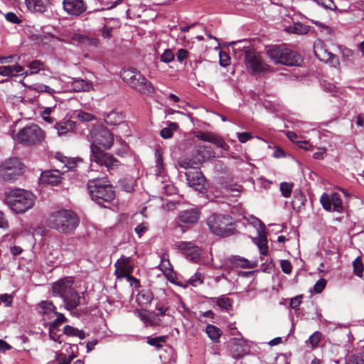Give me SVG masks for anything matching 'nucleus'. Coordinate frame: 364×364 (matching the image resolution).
I'll list each match as a JSON object with an SVG mask.
<instances>
[{
	"label": "nucleus",
	"instance_id": "obj_5",
	"mask_svg": "<svg viewBox=\"0 0 364 364\" xmlns=\"http://www.w3.org/2000/svg\"><path fill=\"white\" fill-rule=\"evenodd\" d=\"M121 77L132 88L145 95H151L155 92L152 83L135 68L123 69Z\"/></svg>",
	"mask_w": 364,
	"mask_h": 364
},
{
	"label": "nucleus",
	"instance_id": "obj_57",
	"mask_svg": "<svg viewBox=\"0 0 364 364\" xmlns=\"http://www.w3.org/2000/svg\"><path fill=\"white\" fill-rule=\"evenodd\" d=\"M245 43V41H233L230 44L233 46V50L235 51L236 50H244L245 51L249 48H252L251 46H242V43Z\"/></svg>",
	"mask_w": 364,
	"mask_h": 364
},
{
	"label": "nucleus",
	"instance_id": "obj_41",
	"mask_svg": "<svg viewBox=\"0 0 364 364\" xmlns=\"http://www.w3.org/2000/svg\"><path fill=\"white\" fill-rule=\"evenodd\" d=\"M75 118H77V119H79L80 121H81L82 122H90L95 119L94 115H92L90 113L85 112L82 110H79L76 112Z\"/></svg>",
	"mask_w": 364,
	"mask_h": 364
},
{
	"label": "nucleus",
	"instance_id": "obj_51",
	"mask_svg": "<svg viewBox=\"0 0 364 364\" xmlns=\"http://www.w3.org/2000/svg\"><path fill=\"white\" fill-rule=\"evenodd\" d=\"M220 57V64L223 67H226L230 64V56L228 54L224 51H220L219 54Z\"/></svg>",
	"mask_w": 364,
	"mask_h": 364
},
{
	"label": "nucleus",
	"instance_id": "obj_17",
	"mask_svg": "<svg viewBox=\"0 0 364 364\" xmlns=\"http://www.w3.org/2000/svg\"><path fill=\"white\" fill-rule=\"evenodd\" d=\"M64 10L70 15L80 16L83 14L87 6L83 0H63V1Z\"/></svg>",
	"mask_w": 364,
	"mask_h": 364
},
{
	"label": "nucleus",
	"instance_id": "obj_61",
	"mask_svg": "<svg viewBox=\"0 0 364 364\" xmlns=\"http://www.w3.org/2000/svg\"><path fill=\"white\" fill-rule=\"evenodd\" d=\"M50 333L49 336L50 339H52L55 342H58L59 343H61L60 341V336L58 335L54 331L55 328H51L50 326H49Z\"/></svg>",
	"mask_w": 364,
	"mask_h": 364
},
{
	"label": "nucleus",
	"instance_id": "obj_55",
	"mask_svg": "<svg viewBox=\"0 0 364 364\" xmlns=\"http://www.w3.org/2000/svg\"><path fill=\"white\" fill-rule=\"evenodd\" d=\"M6 19L12 23H16L18 24L21 23V20L18 18V17L16 16V14L13 12H9L5 15Z\"/></svg>",
	"mask_w": 364,
	"mask_h": 364
},
{
	"label": "nucleus",
	"instance_id": "obj_28",
	"mask_svg": "<svg viewBox=\"0 0 364 364\" xmlns=\"http://www.w3.org/2000/svg\"><path fill=\"white\" fill-rule=\"evenodd\" d=\"M40 312L51 318L52 316L56 314L55 306L50 301H44L39 304Z\"/></svg>",
	"mask_w": 364,
	"mask_h": 364
},
{
	"label": "nucleus",
	"instance_id": "obj_45",
	"mask_svg": "<svg viewBox=\"0 0 364 364\" xmlns=\"http://www.w3.org/2000/svg\"><path fill=\"white\" fill-rule=\"evenodd\" d=\"M161 61L165 63H171L174 59V54L171 49H166L160 57Z\"/></svg>",
	"mask_w": 364,
	"mask_h": 364
},
{
	"label": "nucleus",
	"instance_id": "obj_12",
	"mask_svg": "<svg viewBox=\"0 0 364 364\" xmlns=\"http://www.w3.org/2000/svg\"><path fill=\"white\" fill-rule=\"evenodd\" d=\"M186 177L190 187L197 191L201 192L205 188V178L202 172L196 167L189 166L188 163Z\"/></svg>",
	"mask_w": 364,
	"mask_h": 364
},
{
	"label": "nucleus",
	"instance_id": "obj_1",
	"mask_svg": "<svg viewBox=\"0 0 364 364\" xmlns=\"http://www.w3.org/2000/svg\"><path fill=\"white\" fill-rule=\"evenodd\" d=\"M90 135L91 167L94 166L93 163L100 166H105L109 171L117 167L119 161L101 149H109L112 147L114 141L112 134L105 127H98L93 129Z\"/></svg>",
	"mask_w": 364,
	"mask_h": 364
},
{
	"label": "nucleus",
	"instance_id": "obj_18",
	"mask_svg": "<svg viewBox=\"0 0 364 364\" xmlns=\"http://www.w3.org/2000/svg\"><path fill=\"white\" fill-rule=\"evenodd\" d=\"M200 215V209L198 208H193L181 211L178 214V220L180 223L192 225L198 222Z\"/></svg>",
	"mask_w": 364,
	"mask_h": 364
},
{
	"label": "nucleus",
	"instance_id": "obj_46",
	"mask_svg": "<svg viewBox=\"0 0 364 364\" xmlns=\"http://www.w3.org/2000/svg\"><path fill=\"white\" fill-rule=\"evenodd\" d=\"M292 184L286 182H282L280 183V191L284 198H288L290 196L292 191Z\"/></svg>",
	"mask_w": 364,
	"mask_h": 364
},
{
	"label": "nucleus",
	"instance_id": "obj_9",
	"mask_svg": "<svg viewBox=\"0 0 364 364\" xmlns=\"http://www.w3.org/2000/svg\"><path fill=\"white\" fill-rule=\"evenodd\" d=\"M24 164L18 157H10L0 164V179L14 182L23 173Z\"/></svg>",
	"mask_w": 364,
	"mask_h": 364
},
{
	"label": "nucleus",
	"instance_id": "obj_20",
	"mask_svg": "<svg viewBox=\"0 0 364 364\" xmlns=\"http://www.w3.org/2000/svg\"><path fill=\"white\" fill-rule=\"evenodd\" d=\"M196 161H193V164L198 166L203 161L215 158V152L210 146H198L196 149Z\"/></svg>",
	"mask_w": 364,
	"mask_h": 364
},
{
	"label": "nucleus",
	"instance_id": "obj_50",
	"mask_svg": "<svg viewBox=\"0 0 364 364\" xmlns=\"http://www.w3.org/2000/svg\"><path fill=\"white\" fill-rule=\"evenodd\" d=\"M149 229V224L147 223H141L136 225L134 229L136 234L141 237L142 235Z\"/></svg>",
	"mask_w": 364,
	"mask_h": 364
},
{
	"label": "nucleus",
	"instance_id": "obj_14",
	"mask_svg": "<svg viewBox=\"0 0 364 364\" xmlns=\"http://www.w3.org/2000/svg\"><path fill=\"white\" fill-rule=\"evenodd\" d=\"M177 250L181 252L187 259L197 263L199 262L201 250L191 242H178L175 244Z\"/></svg>",
	"mask_w": 364,
	"mask_h": 364
},
{
	"label": "nucleus",
	"instance_id": "obj_2",
	"mask_svg": "<svg viewBox=\"0 0 364 364\" xmlns=\"http://www.w3.org/2000/svg\"><path fill=\"white\" fill-rule=\"evenodd\" d=\"M73 282L71 278H64L53 283L52 287L53 296L60 297L65 308L68 311L75 309L80 305L82 300L73 287Z\"/></svg>",
	"mask_w": 364,
	"mask_h": 364
},
{
	"label": "nucleus",
	"instance_id": "obj_48",
	"mask_svg": "<svg viewBox=\"0 0 364 364\" xmlns=\"http://www.w3.org/2000/svg\"><path fill=\"white\" fill-rule=\"evenodd\" d=\"M210 143L214 144L218 147H220L223 149L226 150L228 149V145L226 144V143L224 141V140L222 138H220L218 136L213 134Z\"/></svg>",
	"mask_w": 364,
	"mask_h": 364
},
{
	"label": "nucleus",
	"instance_id": "obj_56",
	"mask_svg": "<svg viewBox=\"0 0 364 364\" xmlns=\"http://www.w3.org/2000/svg\"><path fill=\"white\" fill-rule=\"evenodd\" d=\"M281 267L285 274H290L291 272L292 266L289 261L288 260H282L281 261Z\"/></svg>",
	"mask_w": 364,
	"mask_h": 364
},
{
	"label": "nucleus",
	"instance_id": "obj_32",
	"mask_svg": "<svg viewBox=\"0 0 364 364\" xmlns=\"http://www.w3.org/2000/svg\"><path fill=\"white\" fill-rule=\"evenodd\" d=\"M68 42L75 46L86 45L90 42V39L85 35L73 33Z\"/></svg>",
	"mask_w": 364,
	"mask_h": 364
},
{
	"label": "nucleus",
	"instance_id": "obj_10",
	"mask_svg": "<svg viewBox=\"0 0 364 364\" xmlns=\"http://www.w3.org/2000/svg\"><path fill=\"white\" fill-rule=\"evenodd\" d=\"M207 224L210 231L216 235L227 237L234 233L235 225L230 216L212 215L208 218Z\"/></svg>",
	"mask_w": 364,
	"mask_h": 364
},
{
	"label": "nucleus",
	"instance_id": "obj_25",
	"mask_svg": "<svg viewBox=\"0 0 364 364\" xmlns=\"http://www.w3.org/2000/svg\"><path fill=\"white\" fill-rule=\"evenodd\" d=\"M105 121L108 125H120L124 122V116L122 112L112 111L104 115Z\"/></svg>",
	"mask_w": 364,
	"mask_h": 364
},
{
	"label": "nucleus",
	"instance_id": "obj_58",
	"mask_svg": "<svg viewBox=\"0 0 364 364\" xmlns=\"http://www.w3.org/2000/svg\"><path fill=\"white\" fill-rule=\"evenodd\" d=\"M213 134H210V133H204V132H198L197 134H196V137L201 140V141H208V142H210L211 140H212V137H213Z\"/></svg>",
	"mask_w": 364,
	"mask_h": 364
},
{
	"label": "nucleus",
	"instance_id": "obj_11",
	"mask_svg": "<svg viewBox=\"0 0 364 364\" xmlns=\"http://www.w3.org/2000/svg\"><path fill=\"white\" fill-rule=\"evenodd\" d=\"M245 64L252 74H258L267 70L268 66L264 63L260 55L253 48H249L245 50Z\"/></svg>",
	"mask_w": 364,
	"mask_h": 364
},
{
	"label": "nucleus",
	"instance_id": "obj_15",
	"mask_svg": "<svg viewBox=\"0 0 364 364\" xmlns=\"http://www.w3.org/2000/svg\"><path fill=\"white\" fill-rule=\"evenodd\" d=\"M323 208L327 211L341 213L343 210L342 200L338 193L331 194L323 193L320 198Z\"/></svg>",
	"mask_w": 364,
	"mask_h": 364
},
{
	"label": "nucleus",
	"instance_id": "obj_36",
	"mask_svg": "<svg viewBox=\"0 0 364 364\" xmlns=\"http://www.w3.org/2000/svg\"><path fill=\"white\" fill-rule=\"evenodd\" d=\"M217 305L226 311L230 310L232 307L231 300L225 295L217 299Z\"/></svg>",
	"mask_w": 364,
	"mask_h": 364
},
{
	"label": "nucleus",
	"instance_id": "obj_27",
	"mask_svg": "<svg viewBox=\"0 0 364 364\" xmlns=\"http://www.w3.org/2000/svg\"><path fill=\"white\" fill-rule=\"evenodd\" d=\"M205 333L213 343H219L222 336L221 330L215 326L208 324L206 326Z\"/></svg>",
	"mask_w": 364,
	"mask_h": 364
},
{
	"label": "nucleus",
	"instance_id": "obj_39",
	"mask_svg": "<svg viewBox=\"0 0 364 364\" xmlns=\"http://www.w3.org/2000/svg\"><path fill=\"white\" fill-rule=\"evenodd\" d=\"M156 156V175L159 176L161 175L164 170V165L162 160V156L161 153L159 151H156L155 153Z\"/></svg>",
	"mask_w": 364,
	"mask_h": 364
},
{
	"label": "nucleus",
	"instance_id": "obj_31",
	"mask_svg": "<svg viewBox=\"0 0 364 364\" xmlns=\"http://www.w3.org/2000/svg\"><path fill=\"white\" fill-rule=\"evenodd\" d=\"M23 71V68L19 65L0 66V75L3 76H10L14 73H18Z\"/></svg>",
	"mask_w": 364,
	"mask_h": 364
},
{
	"label": "nucleus",
	"instance_id": "obj_7",
	"mask_svg": "<svg viewBox=\"0 0 364 364\" xmlns=\"http://www.w3.org/2000/svg\"><path fill=\"white\" fill-rule=\"evenodd\" d=\"M13 139L23 146H31L42 142L45 138L44 132L37 124H32L11 134Z\"/></svg>",
	"mask_w": 364,
	"mask_h": 364
},
{
	"label": "nucleus",
	"instance_id": "obj_30",
	"mask_svg": "<svg viewBox=\"0 0 364 364\" xmlns=\"http://www.w3.org/2000/svg\"><path fill=\"white\" fill-rule=\"evenodd\" d=\"M72 87L76 92L89 91L92 85V84L83 79H75L72 82Z\"/></svg>",
	"mask_w": 364,
	"mask_h": 364
},
{
	"label": "nucleus",
	"instance_id": "obj_49",
	"mask_svg": "<svg viewBox=\"0 0 364 364\" xmlns=\"http://www.w3.org/2000/svg\"><path fill=\"white\" fill-rule=\"evenodd\" d=\"M54 315L57 316V318L50 324L51 328H56L59 324L65 322L66 321V318L61 313L55 314Z\"/></svg>",
	"mask_w": 364,
	"mask_h": 364
},
{
	"label": "nucleus",
	"instance_id": "obj_35",
	"mask_svg": "<svg viewBox=\"0 0 364 364\" xmlns=\"http://www.w3.org/2000/svg\"><path fill=\"white\" fill-rule=\"evenodd\" d=\"M166 341V336H158V337H151L148 336L146 338V342L149 345L156 347L157 349H160L162 347L161 343H164Z\"/></svg>",
	"mask_w": 364,
	"mask_h": 364
},
{
	"label": "nucleus",
	"instance_id": "obj_6",
	"mask_svg": "<svg viewBox=\"0 0 364 364\" xmlns=\"http://www.w3.org/2000/svg\"><path fill=\"white\" fill-rule=\"evenodd\" d=\"M87 189L92 199L99 204L101 200L109 202L115 198V192L106 178L89 180Z\"/></svg>",
	"mask_w": 364,
	"mask_h": 364
},
{
	"label": "nucleus",
	"instance_id": "obj_33",
	"mask_svg": "<svg viewBox=\"0 0 364 364\" xmlns=\"http://www.w3.org/2000/svg\"><path fill=\"white\" fill-rule=\"evenodd\" d=\"M63 333L69 336L78 337L80 339H84L85 338V334L82 331L69 325L64 327Z\"/></svg>",
	"mask_w": 364,
	"mask_h": 364
},
{
	"label": "nucleus",
	"instance_id": "obj_34",
	"mask_svg": "<svg viewBox=\"0 0 364 364\" xmlns=\"http://www.w3.org/2000/svg\"><path fill=\"white\" fill-rule=\"evenodd\" d=\"M178 125L175 122H170L167 127H164L161 130L160 135L164 139H169L173 135V132L176 131Z\"/></svg>",
	"mask_w": 364,
	"mask_h": 364
},
{
	"label": "nucleus",
	"instance_id": "obj_8",
	"mask_svg": "<svg viewBox=\"0 0 364 364\" xmlns=\"http://www.w3.org/2000/svg\"><path fill=\"white\" fill-rule=\"evenodd\" d=\"M267 55L275 63L288 66H297L301 62V55L298 53L280 46L269 48Z\"/></svg>",
	"mask_w": 364,
	"mask_h": 364
},
{
	"label": "nucleus",
	"instance_id": "obj_53",
	"mask_svg": "<svg viewBox=\"0 0 364 364\" xmlns=\"http://www.w3.org/2000/svg\"><path fill=\"white\" fill-rule=\"evenodd\" d=\"M237 135L239 141L242 144L247 142L253 137L252 134L248 132L237 133Z\"/></svg>",
	"mask_w": 364,
	"mask_h": 364
},
{
	"label": "nucleus",
	"instance_id": "obj_59",
	"mask_svg": "<svg viewBox=\"0 0 364 364\" xmlns=\"http://www.w3.org/2000/svg\"><path fill=\"white\" fill-rule=\"evenodd\" d=\"M188 56V51L185 49H179L176 53L177 60L182 63Z\"/></svg>",
	"mask_w": 364,
	"mask_h": 364
},
{
	"label": "nucleus",
	"instance_id": "obj_40",
	"mask_svg": "<svg viewBox=\"0 0 364 364\" xmlns=\"http://www.w3.org/2000/svg\"><path fill=\"white\" fill-rule=\"evenodd\" d=\"M152 294L151 292L146 291H141L140 293L138 294V295L136 296V300L139 302V303H142V304H148V303H150L152 300Z\"/></svg>",
	"mask_w": 364,
	"mask_h": 364
},
{
	"label": "nucleus",
	"instance_id": "obj_4",
	"mask_svg": "<svg viewBox=\"0 0 364 364\" xmlns=\"http://www.w3.org/2000/svg\"><path fill=\"white\" fill-rule=\"evenodd\" d=\"M35 195L27 190L16 188L11 191L5 198L6 204L11 210L21 214L32 208L35 204Z\"/></svg>",
	"mask_w": 364,
	"mask_h": 364
},
{
	"label": "nucleus",
	"instance_id": "obj_19",
	"mask_svg": "<svg viewBox=\"0 0 364 364\" xmlns=\"http://www.w3.org/2000/svg\"><path fill=\"white\" fill-rule=\"evenodd\" d=\"M40 181L44 184L55 186L61 181V173L57 169L45 171L42 172Z\"/></svg>",
	"mask_w": 364,
	"mask_h": 364
},
{
	"label": "nucleus",
	"instance_id": "obj_63",
	"mask_svg": "<svg viewBox=\"0 0 364 364\" xmlns=\"http://www.w3.org/2000/svg\"><path fill=\"white\" fill-rule=\"evenodd\" d=\"M125 278L130 282L131 286L139 287L140 286L139 280L132 277L131 274L127 275Z\"/></svg>",
	"mask_w": 364,
	"mask_h": 364
},
{
	"label": "nucleus",
	"instance_id": "obj_54",
	"mask_svg": "<svg viewBox=\"0 0 364 364\" xmlns=\"http://www.w3.org/2000/svg\"><path fill=\"white\" fill-rule=\"evenodd\" d=\"M326 285V281L324 279H320L314 286V290L316 293H321Z\"/></svg>",
	"mask_w": 364,
	"mask_h": 364
},
{
	"label": "nucleus",
	"instance_id": "obj_44",
	"mask_svg": "<svg viewBox=\"0 0 364 364\" xmlns=\"http://www.w3.org/2000/svg\"><path fill=\"white\" fill-rule=\"evenodd\" d=\"M322 334L320 331H315L311 336H310L309 338V342L312 348H315L318 346Z\"/></svg>",
	"mask_w": 364,
	"mask_h": 364
},
{
	"label": "nucleus",
	"instance_id": "obj_26",
	"mask_svg": "<svg viewBox=\"0 0 364 364\" xmlns=\"http://www.w3.org/2000/svg\"><path fill=\"white\" fill-rule=\"evenodd\" d=\"M55 158L63 165V168H66L68 170H73L80 161L79 159L68 158L60 152L55 154Z\"/></svg>",
	"mask_w": 364,
	"mask_h": 364
},
{
	"label": "nucleus",
	"instance_id": "obj_52",
	"mask_svg": "<svg viewBox=\"0 0 364 364\" xmlns=\"http://www.w3.org/2000/svg\"><path fill=\"white\" fill-rule=\"evenodd\" d=\"M248 221L250 224H252L255 228H257V231L258 232V229L265 230V227L264 224L257 218L254 216H250L248 219Z\"/></svg>",
	"mask_w": 364,
	"mask_h": 364
},
{
	"label": "nucleus",
	"instance_id": "obj_22",
	"mask_svg": "<svg viewBox=\"0 0 364 364\" xmlns=\"http://www.w3.org/2000/svg\"><path fill=\"white\" fill-rule=\"evenodd\" d=\"M76 123L70 119L60 121L55 125L58 136H65L74 132Z\"/></svg>",
	"mask_w": 364,
	"mask_h": 364
},
{
	"label": "nucleus",
	"instance_id": "obj_13",
	"mask_svg": "<svg viewBox=\"0 0 364 364\" xmlns=\"http://www.w3.org/2000/svg\"><path fill=\"white\" fill-rule=\"evenodd\" d=\"M314 51L316 58L320 60L328 63L334 68L339 65L338 56L328 51L322 41L318 40L314 43Z\"/></svg>",
	"mask_w": 364,
	"mask_h": 364
},
{
	"label": "nucleus",
	"instance_id": "obj_64",
	"mask_svg": "<svg viewBox=\"0 0 364 364\" xmlns=\"http://www.w3.org/2000/svg\"><path fill=\"white\" fill-rule=\"evenodd\" d=\"M346 364H363V360L357 356H353L348 359Z\"/></svg>",
	"mask_w": 364,
	"mask_h": 364
},
{
	"label": "nucleus",
	"instance_id": "obj_60",
	"mask_svg": "<svg viewBox=\"0 0 364 364\" xmlns=\"http://www.w3.org/2000/svg\"><path fill=\"white\" fill-rule=\"evenodd\" d=\"M102 36L105 38H110L112 36V28L105 26L102 29Z\"/></svg>",
	"mask_w": 364,
	"mask_h": 364
},
{
	"label": "nucleus",
	"instance_id": "obj_43",
	"mask_svg": "<svg viewBox=\"0 0 364 364\" xmlns=\"http://www.w3.org/2000/svg\"><path fill=\"white\" fill-rule=\"evenodd\" d=\"M353 270L355 274L359 277H362L363 271V265L361 261L360 257H357L353 262Z\"/></svg>",
	"mask_w": 364,
	"mask_h": 364
},
{
	"label": "nucleus",
	"instance_id": "obj_47",
	"mask_svg": "<svg viewBox=\"0 0 364 364\" xmlns=\"http://www.w3.org/2000/svg\"><path fill=\"white\" fill-rule=\"evenodd\" d=\"M171 264L167 258V255L164 254L161 257V264L159 267L164 272H166L171 269Z\"/></svg>",
	"mask_w": 364,
	"mask_h": 364
},
{
	"label": "nucleus",
	"instance_id": "obj_38",
	"mask_svg": "<svg viewBox=\"0 0 364 364\" xmlns=\"http://www.w3.org/2000/svg\"><path fill=\"white\" fill-rule=\"evenodd\" d=\"M231 262L233 265L240 267L242 268H251L250 262L243 257H234L231 259Z\"/></svg>",
	"mask_w": 364,
	"mask_h": 364
},
{
	"label": "nucleus",
	"instance_id": "obj_62",
	"mask_svg": "<svg viewBox=\"0 0 364 364\" xmlns=\"http://www.w3.org/2000/svg\"><path fill=\"white\" fill-rule=\"evenodd\" d=\"M1 301L5 304L6 306H9L12 302V297L11 295L4 294L0 296Z\"/></svg>",
	"mask_w": 364,
	"mask_h": 364
},
{
	"label": "nucleus",
	"instance_id": "obj_23",
	"mask_svg": "<svg viewBox=\"0 0 364 364\" xmlns=\"http://www.w3.org/2000/svg\"><path fill=\"white\" fill-rule=\"evenodd\" d=\"M25 3L30 11L43 13L46 11L50 0H25Z\"/></svg>",
	"mask_w": 364,
	"mask_h": 364
},
{
	"label": "nucleus",
	"instance_id": "obj_37",
	"mask_svg": "<svg viewBox=\"0 0 364 364\" xmlns=\"http://www.w3.org/2000/svg\"><path fill=\"white\" fill-rule=\"evenodd\" d=\"M28 88L31 90L36 91L38 92H47L49 94H53L55 90L48 85L43 84H34L28 86Z\"/></svg>",
	"mask_w": 364,
	"mask_h": 364
},
{
	"label": "nucleus",
	"instance_id": "obj_29",
	"mask_svg": "<svg viewBox=\"0 0 364 364\" xmlns=\"http://www.w3.org/2000/svg\"><path fill=\"white\" fill-rule=\"evenodd\" d=\"M286 31L288 33H295L297 35H304L309 31V26L301 23H295L293 26L287 27Z\"/></svg>",
	"mask_w": 364,
	"mask_h": 364
},
{
	"label": "nucleus",
	"instance_id": "obj_3",
	"mask_svg": "<svg viewBox=\"0 0 364 364\" xmlns=\"http://www.w3.org/2000/svg\"><path fill=\"white\" fill-rule=\"evenodd\" d=\"M47 225L60 232H72L79 224L76 214L70 210L60 209L50 213L46 220Z\"/></svg>",
	"mask_w": 364,
	"mask_h": 364
},
{
	"label": "nucleus",
	"instance_id": "obj_42",
	"mask_svg": "<svg viewBox=\"0 0 364 364\" xmlns=\"http://www.w3.org/2000/svg\"><path fill=\"white\" fill-rule=\"evenodd\" d=\"M187 282L193 287H198L203 284V278L200 272H196Z\"/></svg>",
	"mask_w": 364,
	"mask_h": 364
},
{
	"label": "nucleus",
	"instance_id": "obj_24",
	"mask_svg": "<svg viewBox=\"0 0 364 364\" xmlns=\"http://www.w3.org/2000/svg\"><path fill=\"white\" fill-rule=\"evenodd\" d=\"M258 237L253 239L254 242L258 247L260 254L266 255L268 253V246L265 230L258 229Z\"/></svg>",
	"mask_w": 364,
	"mask_h": 364
},
{
	"label": "nucleus",
	"instance_id": "obj_21",
	"mask_svg": "<svg viewBox=\"0 0 364 364\" xmlns=\"http://www.w3.org/2000/svg\"><path fill=\"white\" fill-rule=\"evenodd\" d=\"M26 66L28 70L21 73V75L24 77L38 74L41 71L46 72L49 70L47 65L43 62L38 60H32L28 63Z\"/></svg>",
	"mask_w": 364,
	"mask_h": 364
},
{
	"label": "nucleus",
	"instance_id": "obj_16",
	"mask_svg": "<svg viewBox=\"0 0 364 364\" xmlns=\"http://www.w3.org/2000/svg\"><path fill=\"white\" fill-rule=\"evenodd\" d=\"M114 267V275L117 279H122L129 274H132L134 271V265L132 262L131 257L124 255H122L115 262Z\"/></svg>",
	"mask_w": 364,
	"mask_h": 364
}]
</instances>
